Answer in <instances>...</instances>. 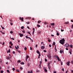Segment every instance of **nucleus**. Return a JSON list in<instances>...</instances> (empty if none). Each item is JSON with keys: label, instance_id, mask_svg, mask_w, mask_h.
Segmentation results:
<instances>
[{"label": "nucleus", "instance_id": "43", "mask_svg": "<svg viewBox=\"0 0 73 73\" xmlns=\"http://www.w3.org/2000/svg\"><path fill=\"white\" fill-rule=\"evenodd\" d=\"M1 73H3V70L1 71Z\"/></svg>", "mask_w": 73, "mask_h": 73}, {"label": "nucleus", "instance_id": "40", "mask_svg": "<svg viewBox=\"0 0 73 73\" xmlns=\"http://www.w3.org/2000/svg\"><path fill=\"white\" fill-rule=\"evenodd\" d=\"M10 24L11 25H13V23H11Z\"/></svg>", "mask_w": 73, "mask_h": 73}, {"label": "nucleus", "instance_id": "23", "mask_svg": "<svg viewBox=\"0 0 73 73\" xmlns=\"http://www.w3.org/2000/svg\"><path fill=\"white\" fill-rule=\"evenodd\" d=\"M12 70H13V71H15V68H12Z\"/></svg>", "mask_w": 73, "mask_h": 73}, {"label": "nucleus", "instance_id": "18", "mask_svg": "<svg viewBox=\"0 0 73 73\" xmlns=\"http://www.w3.org/2000/svg\"><path fill=\"white\" fill-rule=\"evenodd\" d=\"M55 42H54L53 43V45H55V46H56V45H55Z\"/></svg>", "mask_w": 73, "mask_h": 73}, {"label": "nucleus", "instance_id": "2", "mask_svg": "<svg viewBox=\"0 0 73 73\" xmlns=\"http://www.w3.org/2000/svg\"><path fill=\"white\" fill-rule=\"evenodd\" d=\"M19 35L20 36V37H23V36H24V35L20 33H19Z\"/></svg>", "mask_w": 73, "mask_h": 73}, {"label": "nucleus", "instance_id": "24", "mask_svg": "<svg viewBox=\"0 0 73 73\" xmlns=\"http://www.w3.org/2000/svg\"><path fill=\"white\" fill-rule=\"evenodd\" d=\"M6 59L7 60H9V57H8V56L7 58H6Z\"/></svg>", "mask_w": 73, "mask_h": 73}, {"label": "nucleus", "instance_id": "59", "mask_svg": "<svg viewBox=\"0 0 73 73\" xmlns=\"http://www.w3.org/2000/svg\"><path fill=\"white\" fill-rule=\"evenodd\" d=\"M66 50H68V48H66Z\"/></svg>", "mask_w": 73, "mask_h": 73}, {"label": "nucleus", "instance_id": "60", "mask_svg": "<svg viewBox=\"0 0 73 73\" xmlns=\"http://www.w3.org/2000/svg\"><path fill=\"white\" fill-rule=\"evenodd\" d=\"M71 63H72V64H73V61H71Z\"/></svg>", "mask_w": 73, "mask_h": 73}, {"label": "nucleus", "instance_id": "46", "mask_svg": "<svg viewBox=\"0 0 73 73\" xmlns=\"http://www.w3.org/2000/svg\"><path fill=\"white\" fill-rule=\"evenodd\" d=\"M48 42H50L51 40H48Z\"/></svg>", "mask_w": 73, "mask_h": 73}, {"label": "nucleus", "instance_id": "16", "mask_svg": "<svg viewBox=\"0 0 73 73\" xmlns=\"http://www.w3.org/2000/svg\"><path fill=\"white\" fill-rule=\"evenodd\" d=\"M70 48H73V45H70Z\"/></svg>", "mask_w": 73, "mask_h": 73}, {"label": "nucleus", "instance_id": "27", "mask_svg": "<svg viewBox=\"0 0 73 73\" xmlns=\"http://www.w3.org/2000/svg\"><path fill=\"white\" fill-rule=\"evenodd\" d=\"M27 32L28 33H29V35H31V33H30L29 32L27 31Z\"/></svg>", "mask_w": 73, "mask_h": 73}, {"label": "nucleus", "instance_id": "42", "mask_svg": "<svg viewBox=\"0 0 73 73\" xmlns=\"http://www.w3.org/2000/svg\"><path fill=\"white\" fill-rule=\"evenodd\" d=\"M50 63H48V66H50Z\"/></svg>", "mask_w": 73, "mask_h": 73}, {"label": "nucleus", "instance_id": "51", "mask_svg": "<svg viewBox=\"0 0 73 73\" xmlns=\"http://www.w3.org/2000/svg\"><path fill=\"white\" fill-rule=\"evenodd\" d=\"M15 49H18V48H17V47H16V46H15Z\"/></svg>", "mask_w": 73, "mask_h": 73}, {"label": "nucleus", "instance_id": "35", "mask_svg": "<svg viewBox=\"0 0 73 73\" xmlns=\"http://www.w3.org/2000/svg\"><path fill=\"white\" fill-rule=\"evenodd\" d=\"M45 62H47V59H45Z\"/></svg>", "mask_w": 73, "mask_h": 73}, {"label": "nucleus", "instance_id": "28", "mask_svg": "<svg viewBox=\"0 0 73 73\" xmlns=\"http://www.w3.org/2000/svg\"><path fill=\"white\" fill-rule=\"evenodd\" d=\"M21 62V60H18L17 61L18 62Z\"/></svg>", "mask_w": 73, "mask_h": 73}, {"label": "nucleus", "instance_id": "44", "mask_svg": "<svg viewBox=\"0 0 73 73\" xmlns=\"http://www.w3.org/2000/svg\"><path fill=\"white\" fill-rule=\"evenodd\" d=\"M43 51L44 52H46V51L45 50H44Z\"/></svg>", "mask_w": 73, "mask_h": 73}, {"label": "nucleus", "instance_id": "49", "mask_svg": "<svg viewBox=\"0 0 73 73\" xmlns=\"http://www.w3.org/2000/svg\"><path fill=\"white\" fill-rule=\"evenodd\" d=\"M39 54L38 56L40 57V56H41V54H40V53L39 54Z\"/></svg>", "mask_w": 73, "mask_h": 73}, {"label": "nucleus", "instance_id": "11", "mask_svg": "<svg viewBox=\"0 0 73 73\" xmlns=\"http://www.w3.org/2000/svg\"><path fill=\"white\" fill-rule=\"evenodd\" d=\"M69 24V22H65L64 23L65 24Z\"/></svg>", "mask_w": 73, "mask_h": 73}, {"label": "nucleus", "instance_id": "26", "mask_svg": "<svg viewBox=\"0 0 73 73\" xmlns=\"http://www.w3.org/2000/svg\"><path fill=\"white\" fill-rule=\"evenodd\" d=\"M9 57V60H11V57L10 56H8Z\"/></svg>", "mask_w": 73, "mask_h": 73}, {"label": "nucleus", "instance_id": "25", "mask_svg": "<svg viewBox=\"0 0 73 73\" xmlns=\"http://www.w3.org/2000/svg\"><path fill=\"white\" fill-rule=\"evenodd\" d=\"M29 56H27V57H26V58L27 59L28 58H29Z\"/></svg>", "mask_w": 73, "mask_h": 73}, {"label": "nucleus", "instance_id": "56", "mask_svg": "<svg viewBox=\"0 0 73 73\" xmlns=\"http://www.w3.org/2000/svg\"><path fill=\"white\" fill-rule=\"evenodd\" d=\"M33 31H35V28H33Z\"/></svg>", "mask_w": 73, "mask_h": 73}, {"label": "nucleus", "instance_id": "48", "mask_svg": "<svg viewBox=\"0 0 73 73\" xmlns=\"http://www.w3.org/2000/svg\"><path fill=\"white\" fill-rule=\"evenodd\" d=\"M13 54H15V51H13Z\"/></svg>", "mask_w": 73, "mask_h": 73}, {"label": "nucleus", "instance_id": "52", "mask_svg": "<svg viewBox=\"0 0 73 73\" xmlns=\"http://www.w3.org/2000/svg\"><path fill=\"white\" fill-rule=\"evenodd\" d=\"M44 24H47V23H46V22H44Z\"/></svg>", "mask_w": 73, "mask_h": 73}, {"label": "nucleus", "instance_id": "32", "mask_svg": "<svg viewBox=\"0 0 73 73\" xmlns=\"http://www.w3.org/2000/svg\"><path fill=\"white\" fill-rule=\"evenodd\" d=\"M11 38L12 40H15V38Z\"/></svg>", "mask_w": 73, "mask_h": 73}, {"label": "nucleus", "instance_id": "62", "mask_svg": "<svg viewBox=\"0 0 73 73\" xmlns=\"http://www.w3.org/2000/svg\"><path fill=\"white\" fill-rule=\"evenodd\" d=\"M30 50H32V48L31 47H30Z\"/></svg>", "mask_w": 73, "mask_h": 73}, {"label": "nucleus", "instance_id": "50", "mask_svg": "<svg viewBox=\"0 0 73 73\" xmlns=\"http://www.w3.org/2000/svg\"><path fill=\"white\" fill-rule=\"evenodd\" d=\"M10 33H13V32L12 31H11L10 32Z\"/></svg>", "mask_w": 73, "mask_h": 73}, {"label": "nucleus", "instance_id": "14", "mask_svg": "<svg viewBox=\"0 0 73 73\" xmlns=\"http://www.w3.org/2000/svg\"><path fill=\"white\" fill-rule=\"evenodd\" d=\"M24 28V26H22V27H21V29H23Z\"/></svg>", "mask_w": 73, "mask_h": 73}, {"label": "nucleus", "instance_id": "13", "mask_svg": "<svg viewBox=\"0 0 73 73\" xmlns=\"http://www.w3.org/2000/svg\"><path fill=\"white\" fill-rule=\"evenodd\" d=\"M21 65H24V62H21Z\"/></svg>", "mask_w": 73, "mask_h": 73}, {"label": "nucleus", "instance_id": "8", "mask_svg": "<svg viewBox=\"0 0 73 73\" xmlns=\"http://www.w3.org/2000/svg\"><path fill=\"white\" fill-rule=\"evenodd\" d=\"M7 53H11V50L9 49L8 51H7Z\"/></svg>", "mask_w": 73, "mask_h": 73}, {"label": "nucleus", "instance_id": "64", "mask_svg": "<svg viewBox=\"0 0 73 73\" xmlns=\"http://www.w3.org/2000/svg\"><path fill=\"white\" fill-rule=\"evenodd\" d=\"M71 73H73V70H71Z\"/></svg>", "mask_w": 73, "mask_h": 73}, {"label": "nucleus", "instance_id": "31", "mask_svg": "<svg viewBox=\"0 0 73 73\" xmlns=\"http://www.w3.org/2000/svg\"><path fill=\"white\" fill-rule=\"evenodd\" d=\"M60 53H62V51L60 50Z\"/></svg>", "mask_w": 73, "mask_h": 73}, {"label": "nucleus", "instance_id": "41", "mask_svg": "<svg viewBox=\"0 0 73 73\" xmlns=\"http://www.w3.org/2000/svg\"><path fill=\"white\" fill-rule=\"evenodd\" d=\"M48 68L49 69H50V66H48Z\"/></svg>", "mask_w": 73, "mask_h": 73}, {"label": "nucleus", "instance_id": "5", "mask_svg": "<svg viewBox=\"0 0 73 73\" xmlns=\"http://www.w3.org/2000/svg\"><path fill=\"white\" fill-rule=\"evenodd\" d=\"M20 19L22 21H24V18L23 17H20Z\"/></svg>", "mask_w": 73, "mask_h": 73}, {"label": "nucleus", "instance_id": "37", "mask_svg": "<svg viewBox=\"0 0 73 73\" xmlns=\"http://www.w3.org/2000/svg\"><path fill=\"white\" fill-rule=\"evenodd\" d=\"M20 69L21 70H23V68L21 67L20 68Z\"/></svg>", "mask_w": 73, "mask_h": 73}, {"label": "nucleus", "instance_id": "22", "mask_svg": "<svg viewBox=\"0 0 73 73\" xmlns=\"http://www.w3.org/2000/svg\"><path fill=\"white\" fill-rule=\"evenodd\" d=\"M56 35H57V36H59L60 35V34H59V33H56Z\"/></svg>", "mask_w": 73, "mask_h": 73}, {"label": "nucleus", "instance_id": "3", "mask_svg": "<svg viewBox=\"0 0 73 73\" xmlns=\"http://www.w3.org/2000/svg\"><path fill=\"white\" fill-rule=\"evenodd\" d=\"M69 46V44L68 43H66L65 45V46H66V48H68V46Z\"/></svg>", "mask_w": 73, "mask_h": 73}, {"label": "nucleus", "instance_id": "47", "mask_svg": "<svg viewBox=\"0 0 73 73\" xmlns=\"http://www.w3.org/2000/svg\"><path fill=\"white\" fill-rule=\"evenodd\" d=\"M27 24H29L30 23L29 22H26Z\"/></svg>", "mask_w": 73, "mask_h": 73}, {"label": "nucleus", "instance_id": "34", "mask_svg": "<svg viewBox=\"0 0 73 73\" xmlns=\"http://www.w3.org/2000/svg\"><path fill=\"white\" fill-rule=\"evenodd\" d=\"M22 32L23 33H25V32L24 31V30H23V31H22Z\"/></svg>", "mask_w": 73, "mask_h": 73}, {"label": "nucleus", "instance_id": "10", "mask_svg": "<svg viewBox=\"0 0 73 73\" xmlns=\"http://www.w3.org/2000/svg\"><path fill=\"white\" fill-rule=\"evenodd\" d=\"M45 48V47H44V46H41V49H44Z\"/></svg>", "mask_w": 73, "mask_h": 73}, {"label": "nucleus", "instance_id": "54", "mask_svg": "<svg viewBox=\"0 0 73 73\" xmlns=\"http://www.w3.org/2000/svg\"><path fill=\"white\" fill-rule=\"evenodd\" d=\"M64 31V30H63L62 29H61V32H63Z\"/></svg>", "mask_w": 73, "mask_h": 73}, {"label": "nucleus", "instance_id": "19", "mask_svg": "<svg viewBox=\"0 0 73 73\" xmlns=\"http://www.w3.org/2000/svg\"><path fill=\"white\" fill-rule=\"evenodd\" d=\"M1 27H2V29H5V28L3 27L2 26H1Z\"/></svg>", "mask_w": 73, "mask_h": 73}, {"label": "nucleus", "instance_id": "39", "mask_svg": "<svg viewBox=\"0 0 73 73\" xmlns=\"http://www.w3.org/2000/svg\"><path fill=\"white\" fill-rule=\"evenodd\" d=\"M28 65V66H29V65H30V64H29V63H28L27 64Z\"/></svg>", "mask_w": 73, "mask_h": 73}, {"label": "nucleus", "instance_id": "57", "mask_svg": "<svg viewBox=\"0 0 73 73\" xmlns=\"http://www.w3.org/2000/svg\"><path fill=\"white\" fill-rule=\"evenodd\" d=\"M25 37L26 38H28V36H26Z\"/></svg>", "mask_w": 73, "mask_h": 73}, {"label": "nucleus", "instance_id": "55", "mask_svg": "<svg viewBox=\"0 0 73 73\" xmlns=\"http://www.w3.org/2000/svg\"><path fill=\"white\" fill-rule=\"evenodd\" d=\"M49 46L50 47H51L52 46L50 44L49 45Z\"/></svg>", "mask_w": 73, "mask_h": 73}, {"label": "nucleus", "instance_id": "29", "mask_svg": "<svg viewBox=\"0 0 73 73\" xmlns=\"http://www.w3.org/2000/svg\"><path fill=\"white\" fill-rule=\"evenodd\" d=\"M7 73H10V72H9V70H7Z\"/></svg>", "mask_w": 73, "mask_h": 73}, {"label": "nucleus", "instance_id": "63", "mask_svg": "<svg viewBox=\"0 0 73 73\" xmlns=\"http://www.w3.org/2000/svg\"><path fill=\"white\" fill-rule=\"evenodd\" d=\"M71 22H73V20H71Z\"/></svg>", "mask_w": 73, "mask_h": 73}, {"label": "nucleus", "instance_id": "38", "mask_svg": "<svg viewBox=\"0 0 73 73\" xmlns=\"http://www.w3.org/2000/svg\"><path fill=\"white\" fill-rule=\"evenodd\" d=\"M24 49L25 50H27V48H24Z\"/></svg>", "mask_w": 73, "mask_h": 73}, {"label": "nucleus", "instance_id": "58", "mask_svg": "<svg viewBox=\"0 0 73 73\" xmlns=\"http://www.w3.org/2000/svg\"><path fill=\"white\" fill-rule=\"evenodd\" d=\"M12 43V42H10V44H11Z\"/></svg>", "mask_w": 73, "mask_h": 73}, {"label": "nucleus", "instance_id": "30", "mask_svg": "<svg viewBox=\"0 0 73 73\" xmlns=\"http://www.w3.org/2000/svg\"><path fill=\"white\" fill-rule=\"evenodd\" d=\"M16 70L17 72H20V71H19L18 70Z\"/></svg>", "mask_w": 73, "mask_h": 73}, {"label": "nucleus", "instance_id": "17", "mask_svg": "<svg viewBox=\"0 0 73 73\" xmlns=\"http://www.w3.org/2000/svg\"><path fill=\"white\" fill-rule=\"evenodd\" d=\"M32 73V70H31V72L28 71V73Z\"/></svg>", "mask_w": 73, "mask_h": 73}, {"label": "nucleus", "instance_id": "4", "mask_svg": "<svg viewBox=\"0 0 73 73\" xmlns=\"http://www.w3.org/2000/svg\"><path fill=\"white\" fill-rule=\"evenodd\" d=\"M41 64H42V62L40 61V65H39V68H41Z\"/></svg>", "mask_w": 73, "mask_h": 73}, {"label": "nucleus", "instance_id": "53", "mask_svg": "<svg viewBox=\"0 0 73 73\" xmlns=\"http://www.w3.org/2000/svg\"><path fill=\"white\" fill-rule=\"evenodd\" d=\"M62 71H64V68H62Z\"/></svg>", "mask_w": 73, "mask_h": 73}, {"label": "nucleus", "instance_id": "36", "mask_svg": "<svg viewBox=\"0 0 73 73\" xmlns=\"http://www.w3.org/2000/svg\"><path fill=\"white\" fill-rule=\"evenodd\" d=\"M45 72H47V70H46V69H45Z\"/></svg>", "mask_w": 73, "mask_h": 73}, {"label": "nucleus", "instance_id": "6", "mask_svg": "<svg viewBox=\"0 0 73 73\" xmlns=\"http://www.w3.org/2000/svg\"><path fill=\"white\" fill-rule=\"evenodd\" d=\"M70 61H68L67 63V65L68 66H69V65H70V64H70Z\"/></svg>", "mask_w": 73, "mask_h": 73}, {"label": "nucleus", "instance_id": "7", "mask_svg": "<svg viewBox=\"0 0 73 73\" xmlns=\"http://www.w3.org/2000/svg\"><path fill=\"white\" fill-rule=\"evenodd\" d=\"M48 57L49 58H51V56H50V55L49 54L48 56Z\"/></svg>", "mask_w": 73, "mask_h": 73}, {"label": "nucleus", "instance_id": "15", "mask_svg": "<svg viewBox=\"0 0 73 73\" xmlns=\"http://www.w3.org/2000/svg\"><path fill=\"white\" fill-rule=\"evenodd\" d=\"M51 25L54 26V23H52L51 24Z\"/></svg>", "mask_w": 73, "mask_h": 73}, {"label": "nucleus", "instance_id": "9", "mask_svg": "<svg viewBox=\"0 0 73 73\" xmlns=\"http://www.w3.org/2000/svg\"><path fill=\"white\" fill-rule=\"evenodd\" d=\"M56 58L58 59V61H60V58H59L58 56H56Z\"/></svg>", "mask_w": 73, "mask_h": 73}, {"label": "nucleus", "instance_id": "21", "mask_svg": "<svg viewBox=\"0 0 73 73\" xmlns=\"http://www.w3.org/2000/svg\"><path fill=\"white\" fill-rule=\"evenodd\" d=\"M60 62H61V65H63V62H61V60H60Z\"/></svg>", "mask_w": 73, "mask_h": 73}, {"label": "nucleus", "instance_id": "61", "mask_svg": "<svg viewBox=\"0 0 73 73\" xmlns=\"http://www.w3.org/2000/svg\"><path fill=\"white\" fill-rule=\"evenodd\" d=\"M54 73H57V72H56V71H54Z\"/></svg>", "mask_w": 73, "mask_h": 73}, {"label": "nucleus", "instance_id": "20", "mask_svg": "<svg viewBox=\"0 0 73 73\" xmlns=\"http://www.w3.org/2000/svg\"><path fill=\"white\" fill-rule=\"evenodd\" d=\"M37 53H38V54H39L40 53H39V51H38V50H37Z\"/></svg>", "mask_w": 73, "mask_h": 73}, {"label": "nucleus", "instance_id": "1", "mask_svg": "<svg viewBox=\"0 0 73 73\" xmlns=\"http://www.w3.org/2000/svg\"><path fill=\"white\" fill-rule=\"evenodd\" d=\"M59 42L61 44H64L65 42V39L64 38H63L62 40H60Z\"/></svg>", "mask_w": 73, "mask_h": 73}, {"label": "nucleus", "instance_id": "33", "mask_svg": "<svg viewBox=\"0 0 73 73\" xmlns=\"http://www.w3.org/2000/svg\"><path fill=\"white\" fill-rule=\"evenodd\" d=\"M37 27H40V25H37Z\"/></svg>", "mask_w": 73, "mask_h": 73}, {"label": "nucleus", "instance_id": "45", "mask_svg": "<svg viewBox=\"0 0 73 73\" xmlns=\"http://www.w3.org/2000/svg\"><path fill=\"white\" fill-rule=\"evenodd\" d=\"M69 52H72V49H70V51Z\"/></svg>", "mask_w": 73, "mask_h": 73}, {"label": "nucleus", "instance_id": "12", "mask_svg": "<svg viewBox=\"0 0 73 73\" xmlns=\"http://www.w3.org/2000/svg\"><path fill=\"white\" fill-rule=\"evenodd\" d=\"M41 21H38V24H40V23H41Z\"/></svg>", "mask_w": 73, "mask_h": 73}]
</instances>
